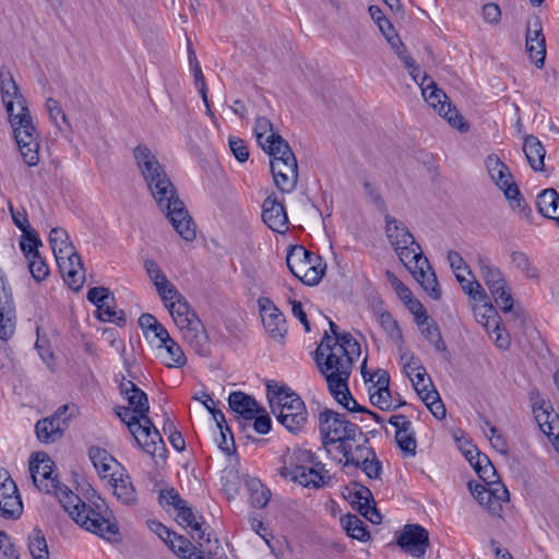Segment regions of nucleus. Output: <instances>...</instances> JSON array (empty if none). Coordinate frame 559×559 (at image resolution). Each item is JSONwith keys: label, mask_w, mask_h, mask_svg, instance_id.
Returning <instances> with one entry per match:
<instances>
[{"label": "nucleus", "mask_w": 559, "mask_h": 559, "mask_svg": "<svg viewBox=\"0 0 559 559\" xmlns=\"http://www.w3.org/2000/svg\"><path fill=\"white\" fill-rule=\"evenodd\" d=\"M133 157L154 200L176 233L186 241L194 240L195 224L156 155L146 145L139 144L133 150Z\"/></svg>", "instance_id": "f257e3e1"}, {"label": "nucleus", "mask_w": 559, "mask_h": 559, "mask_svg": "<svg viewBox=\"0 0 559 559\" xmlns=\"http://www.w3.org/2000/svg\"><path fill=\"white\" fill-rule=\"evenodd\" d=\"M360 352V344L350 333H340L333 338L325 332L314 352V361L325 381L337 384L349 379L354 358Z\"/></svg>", "instance_id": "f03ea898"}, {"label": "nucleus", "mask_w": 559, "mask_h": 559, "mask_svg": "<svg viewBox=\"0 0 559 559\" xmlns=\"http://www.w3.org/2000/svg\"><path fill=\"white\" fill-rule=\"evenodd\" d=\"M266 396L276 419L292 433L301 431L308 413L304 401L286 385L271 381L266 384Z\"/></svg>", "instance_id": "7ed1b4c3"}, {"label": "nucleus", "mask_w": 559, "mask_h": 559, "mask_svg": "<svg viewBox=\"0 0 559 559\" xmlns=\"http://www.w3.org/2000/svg\"><path fill=\"white\" fill-rule=\"evenodd\" d=\"M14 98H5L2 102L23 160L29 167H33L39 162V132L34 124L26 99L23 104L16 105L19 107L17 114H14Z\"/></svg>", "instance_id": "20e7f679"}, {"label": "nucleus", "mask_w": 559, "mask_h": 559, "mask_svg": "<svg viewBox=\"0 0 559 559\" xmlns=\"http://www.w3.org/2000/svg\"><path fill=\"white\" fill-rule=\"evenodd\" d=\"M173 317L176 325L181 332L183 341L201 357L211 353L210 337L203 322L197 312L191 308L183 295L173 300L166 307Z\"/></svg>", "instance_id": "39448f33"}, {"label": "nucleus", "mask_w": 559, "mask_h": 559, "mask_svg": "<svg viewBox=\"0 0 559 559\" xmlns=\"http://www.w3.org/2000/svg\"><path fill=\"white\" fill-rule=\"evenodd\" d=\"M280 475L304 487L312 488H320L325 484V478H329L323 464L314 463V455L306 449H296L285 456Z\"/></svg>", "instance_id": "423d86ee"}, {"label": "nucleus", "mask_w": 559, "mask_h": 559, "mask_svg": "<svg viewBox=\"0 0 559 559\" xmlns=\"http://www.w3.org/2000/svg\"><path fill=\"white\" fill-rule=\"evenodd\" d=\"M75 523L104 539L119 540V527L108 506L99 497L93 502V506L84 504Z\"/></svg>", "instance_id": "0eeeda50"}, {"label": "nucleus", "mask_w": 559, "mask_h": 559, "mask_svg": "<svg viewBox=\"0 0 559 559\" xmlns=\"http://www.w3.org/2000/svg\"><path fill=\"white\" fill-rule=\"evenodd\" d=\"M385 234L404 265H409L417 258V262L426 263V257L415 237L404 223L399 222L394 216L385 214Z\"/></svg>", "instance_id": "6e6552de"}, {"label": "nucleus", "mask_w": 559, "mask_h": 559, "mask_svg": "<svg viewBox=\"0 0 559 559\" xmlns=\"http://www.w3.org/2000/svg\"><path fill=\"white\" fill-rule=\"evenodd\" d=\"M319 429L324 447L356 441V437L362 436L356 424L347 420L345 415L329 408L319 414Z\"/></svg>", "instance_id": "1a4fd4ad"}, {"label": "nucleus", "mask_w": 559, "mask_h": 559, "mask_svg": "<svg viewBox=\"0 0 559 559\" xmlns=\"http://www.w3.org/2000/svg\"><path fill=\"white\" fill-rule=\"evenodd\" d=\"M486 166L492 181L503 191L511 207L520 212L530 211L508 166L492 155L487 157Z\"/></svg>", "instance_id": "9d476101"}, {"label": "nucleus", "mask_w": 559, "mask_h": 559, "mask_svg": "<svg viewBox=\"0 0 559 559\" xmlns=\"http://www.w3.org/2000/svg\"><path fill=\"white\" fill-rule=\"evenodd\" d=\"M419 86L428 105L438 109L439 115L447 119L452 127L460 131L468 129L457 109L447 102L448 96L444 92L438 88L437 84L427 74L423 75Z\"/></svg>", "instance_id": "9b49d317"}, {"label": "nucleus", "mask_w": 559, "mask_h": 559, "mask_svg": "<svg viewBox=\"0 0 559 559\" xmlns=\"http://www.w3.org/2000/svg\"><path fill=\"white\" fill-rule=\"evenodd\" d=\"M55 462L45 453L37 452L29 461V473L34 485L40 491L52 493L61 484L53 475Z\"/></svg>", "instance_id": "f8f14e48"}, {"label": "nucleus", "mask_w": 559, "mask_h": 559, "mask_svg": "<svg viewBox=\"0 0 559 559\" xmlns=\"http://www.w3.org/2000/svg\"><path fill=\"white\" fill-rule=\"evenodd\" d=\"M468 489L480 506L492 515L501 516L502 503L509 501V491L502 483L486 486L476 481L468 483Z\"/></svg>", "instance_id": "ddd939ff"}, {"label": "nucleus", "mask_w": 559, "mask_h": 559, "mask_svg": "<svg viewBox=\"0 0 559 559\" xmlns=\"http://www.w3.org/2000/svg\"><path fill=\"white\" fill-rule=\"evenodd\" d=\"M23 513V504L14 480L8 471L0 468V516L19 519Z\"/></svg>", "instance_id": "4468645a"}, {"label": "nucleus", "mask_w": 559, "mask_h": 559, "mask_svg": "<svg viewBox=\"0 0 559 559\" xmlns=\"http://www.w3.org/2000/svg\"><path fill=\"white\" fill-rule=\"evenodd\" d=\"M258 306L263 325L267 334L276 342L283 343L287 334L286 320L284 314L267 297H260Z\"/></svg>", "instance_id": "2eb2a0df"}, {"label": "nucleus", "mask_w": 559, "mask_h": 559, "mask_svg": "<svg viewBox=\"0 0 559 559\" xmlns=\"http://www.w3.org/2000/svg\"><path fill=\"white\" fill-rule=\"evenodd\" d=\"M397 545L404 552L421 558L429 546L428 531L419 524H407L397 538Z\"/></svg>", "instance_id": "dca6fc26"}, {"label": "nucleus", "mask_w": 559, "mask_h": 559, "mask_svg": "<svg viewBox=\"0 0 559 559\" xmlns=\"http://www.w3.org/2000/svg\"><path fill=\"white\" fill-rule=\"evenodd\" d=\"M262 219L273 231L284 234L288 229L284 203L274 193L267 195L262 203Z\"/></svg>", "instance_id": "f3484780"}, {"label": "nucleus", "mask_w": 559, "mask_h": 559, "mask_svg": "<svg viewBox=\"0 0 559 559\" xmlns=\"http://www.w3.org/2000/svg\"><path fill=\"white\" fill-rule=\"evenodd\" d=\"M336 449L345 457L344 467L349 465L358 467L368 459H374L376 454L374 450L369 447V439L364 433L361 437H356V441L338 444Z\"/></svg>", "instance_id": "a211bd4d"}, {"label": "nucleus", "mask_w": 559, "mask_h": 559, "mask_svg": "<svg viewBox=\"0 0 559 559\" xmlns=\"http://www.w3.org/2000/svg\"><path fill=\"white\" fill-rule=\"evenodd\" d=\"M115 412L120 420L127 425L135 441H140L141 436L144 438L151 436L150 429L154 428V425L147 415L140 417L133 409L126 406H117Z\"/></svg>", "instance_id": "6ab92c4d"}, {"label": "nucleus", "mask_w": 559, "mask_h": 559, "mask_svg": "<svg viewBox=\"0 0 559 559\" xmlns=\"http://www.w3.org/2000/svg\"><path fill=\"white\" fill-rule=\"evenodd\" d=\"M115 412L120 420L127 425L135 441H140L141 436L144 438L151 436L150 429L154 428V425L147 415L140 417L133 409L126 406H117Z\"/></svg>", "instance_id": "aec40b11"}, {"label": "nucleus", "mask_w": 559, "mask_h": 559, "mask_svg": "<svg viewBox=\"0 0 559 559\" xmlns=\"http://www.w3.org/2000/svg\"><path fill=\"white\" fill-rule=\"evenodd\" d=\"M421 285L424 290L435 300H439L441 297V289L437 280V276L429 265V261L426 258V263L417 262V258L413 260V263L405 265Z\"/></svg>", "instance_id": "412c9836"}, {"label": "nucleus", "mask_w": 559, "mask_h": 559, "mask_svg": "<svg viewBox=\"0 0 559 559\" xmlns=\"http://www.w3.org/2000/svg\"><path fill=\"white\" fill-rule=\"evenodd\" d=\"M120 394L127 400L128 407L133 409L140 417H145L150 412L147 394L141 390L131 380H127L123 376L119 383Z\"/></svg>", "instance_id": "4be33fe9"}, {"label": "nucleus", "mask_w": 559, "mask_h": 559, "mask_svg": "<svg viewBox=\"0 0 559 559\" xmlns=\"http://www.w3.org/2000/svg\"><path fill=\"white\" fill-rule=\"evenodd\" d=\"M271 173L275 186L284 193L292 192L298 182V164L271 163Z\"/></svg>", "instance_id": "5701e85b"}, {"label": "nucleus", "mask_w": 559, "mask_h": 559, "mask_svg": "<svg viewBox=\"0 0 559 559\" xmlns=\"http://www.w3.org/2000/svg\"><path fill=\"white\" fill-rule=\"evenodd\" d=\"M265 142L269 143L262 146V150L272 157L271 163H297L288 142L278 132H271Z\"/></svg>", "instance_id": "b1692460"}, {"label": "nucleus", "mask_w": 559, "mask_h": 559, "mask_svg": "<svg viewBox=\"0 0 559 559\" xmlns=\"http://www.w3.org/2000/svg\"><path fill=\"white\" fill-rule=\"evenodd\" d=\"M320 258L302 246H290L286 255V264L294 276L300 275L310 269L311 263L319 261Z\"/></svg>", "instance_id": "393cba45"}, {"label": "nucleus", "mask_w": 559, "mask_h": 559, "mask_svg": "<svg viewBox=\"0 0 559 559\" xmlns=\"http://www.w3.org/2000/svg\"><path fill=\"white\" fill-rule=\"evenodd\" d=\"M228 404L233 412L239 414L242 419L251 420L260 413V407L255 400L240 391L231 392L228 397Z\"/></svg>", "instance_id": "a878e982"}, {"label": "nucleus", "mask_w": 559, "mask_h": 559, "mask_svg": "<svg viewBox=\"0 0 559 559\" xmlns=\"http://www.w3.org/2000/svg\"><path fill=\"white\" fill-rule=\"evenodd\" d=\"M478 265L480 276L487 285L491 294H498L502 286H507V282L501 271L490 263V260L484 255H478Z\"/></svg>", "instance_id": "bb28decb"}, {"label": "nucleus", "mask_w": 559, "mask_h": 559, "mask_svg": "<svg viewBox=\"0 0 559 559\" xmlns=\"http://www.w3.org/2000/svg\"><path fill=\"white\" fill-rule=\"evenodd\" d=\"M523 152L534 171L544 170L546 150L537 136L526 135L524 138Z\"/></svg>", "instance_id": "cd10ccee"}, {"label": "nucleus", "mask_w": 559, "mask_h": 559, "mask_svg": "<svg viewBox=\"0 0 559 559\" xmlns=\"http://www.w3.org/2000/svg\"><path fill=\"white\" fill-rule=\"evenodd\" d=\"M330 393L333 397L343 405L348 412L352 413H367L368 408L359 405L357 401L352 396L348 389V379H345L341 383L326 382Z\"/></svg>", "instance_id": "c85d7f7f"}, {"label": "nucleus", "mask_w": 559, "mask_h": 559, "mask_svg": "<svg viewBox=\"0 0 559 559\" xmlns=\"http://www.w3.org/2000/svg\"><path fill=\"white\" fill-rule=\"evenodd\" d=\"M177 512V522L180 525H186L191 527L193 531L198 532V544L200 547H203L204 544H209L211 542L210 534H205L202 531V523L197 520V516L188 502L186 501L183 506H181Z\"/></svg>", "instance_id": "c756f323"}, {"label": "nucleus", "mask_w": 559, "mask_h": 559, "mask_svg": "<svg viewBox=\"0 0 559 559\" xmlns=\"http://www.w3.org/2000/svg\"><path fill=\"white\" fill-rule=\"evenodd\" d=\"M88 456L102 478L115 476V473L111 471L112 465L117 464V461L107 450L99 447H91Z\"/></svg>", "instance_id": "7c9ffc66"}, {"label": "nucleus", "mask_w": 559, "mask_h": 559, "mask_svg": "<svg viewBox=\"0 0 559 559\" xmlns=\"http://www.w3.org/2000/svg\"><path fill=\"white\" fill-rule=\"evenodd\" d=\"M35 431L38 440L44 443H52L63 436L64 427L53 418L46 417L39 419L35 425Z\"/></svg>", "instance_id": "2f4dec72"}, {"label": "nucleus", "mask_w": 559, "mask_h": 559, "mask_svg": "<svg viewBox=\"0 0 559 559\" xmlns=\"http://www.w3.org/2000/svg\"><path fill=\"white\" fill-rule=\"evenodd\" d=\"M52 493L58 497L63 509L75 521L85 502L63 484H60L58 490L52 491Z\"/></svg>", "instance_id": "473e14b6"}, {"label": "nucleus", "mask_w": 559, "mask_h": 559, "mask_svg": "<svg viewBox=\"0 0 559 559\" xmlns=\"http://www.w3.org/2000/svg\"><path fill=\"white\" fill-rule=\"evenodd\" d=\"M538 212L547 217L556 219L559 215V194L552 188L542 191L536 201Z\"/></svg>", "instance_id": "72a5a7b5"}, {"label": "nucleus", "mask_w": 559, "mask_h": 559, "mask_svg": "<svg viewBox=\"0 0 559 559\" xmlns=\"http://www.w3.org/2000/svg\"><path fill=\"white\" fill-rule=\"evenodd\" d=\"M404 370L418 395H423L424 392L429 390V386H432V381L429 378L426 379V369L418 365V362L413 358L411 361L405 364Z\"/></svg>", "instance_id": "f704fd0d"}, {"label": "nucleus", "mask_w": 559, "mask_h": 559, "mask_svg": "<svg viewBox=\"0 0 559 559\" xmlns=\"http://www.w3.org/2000/svg\"><path fill=\"white\" fill-rule=\"evenodd\" d=\"M110 480L112 481L114 493L119 501L131 504L136 500V492L129 475L121 474L118 478L112 476Z\"/></svg>", "instance_id": "c9c22d12"}, {"label": "nucleus", "mask_w": 559, "mask_h": 559, "mask_svg": "<svg viewBox=\"0 0 559 559\" xmlns=\"http://www.w3.org/2000/svg\"><path fill=\"white\" fill-rule=\"evenodd\" d=\"M157 348H164L166 353V358L164 359V365L168 368H181L187 364V357L180 347V345L174 340H168V342L158 344Z\"/></svg>", "instance_id": "e433bc0d"}, {"label": "nucleus", "mask_w": 559, "mask_h": 559, "mask_svg": "<svg viewBox=\"0 0 559 559\" xmlns=\"http://www.w3.org/2000/svg\"><path fill=\"white\" fill-rule=\"evenodd\" d=\"M533 413L540 430L548 438H550L551 435H555V430L559 428V416L557 414L549 413L548 409L544 408L543 406H534Z\"/></svg>", "instance_id": "4c0bfd02"}, {"label": "nucleus", "mask_w": 559, "mask_h": 559, "mask_svg": "<svg viewBox=\"0 0 559 559\" xmlns=\"http://www.w3.org/2000/svg\"><path fill=\"white\" fill-rule=\"evenodd\" d=\"M342 525L347 535L360 542H366L370 538L365 523L355 514H347L341 519Z\"/></svg>", "instance_id": "58836bf2"}, {"label": "nucleus", "mask_w": 559, "mask_h": 559, "mask_svg": "<svg viewBox=\"0 0 559 559\" xmlns=\"http://www.w3.org/2000/svg\"><path fill=\"white\" fill-rule=\"evenodd\" d=\"M0 90L1 98H14L16 105L24 103V96L21 94L17 84L15 83L13 75L9 71H0Z\"/></svg>", "instance_id": "ea45409f"}, {"label": "nucleus", "mask_w": 559, "mask_h": 559, "mask_svg": "<svg viewBox=\"0 0 559 559\" xmlns=\"http://www.w3.org/2000/svg\"><path fill=\"white\" fill-rule=\"evenodd\" d=\"M378 320L389 338L395 344L401 345L403 343V334L397 321L392 317V314L386 310H379Z\"/></svg>", "instance_id": "a19ab883"}, {"label": "nucleus", "mask_w": 559, "mask_h": 559, "mask_svg": "<svg viewBox=\"0 0 559 559\" xmlns=\"http://www.w3.org/2000/svg\"><path fill=\"white\" fill-rule=\"evenodd\" d=\"M57 263L62 273L64 282L69 285V287L73 290H79L85 281V270L80 267L72 270L70 260L59 261Z\"/></svg>", "instance_id": "79ce46f5"}, {"label": "nucleus", "mask_w": 559, "mask_h": 559, "mask_svg": "<svg viewBox=\"0 0 559 559\" xmlns=\"http://www.w3.org/2000/svg\"><path fill=\"white\" fill-rule=\"evenodd\" d=\"M28 550L33 559H49L48 545L39 528H34L28 536Z\"/></svg>", "instance_id": "37998d69"}, {"label": "nucleus", "mask_w": 559, "mask_h": 559, "mask_svg": "<svg viewBox=\"0 0 559 559\" xmlns=\"http://www.w3.org/2000/svg\"><path fill=\"white\" fill-rule=\"evenodd\" d=\"M248 489L250 491V503L252 507L261 509L264 508L271 497V491L261 484L258 479H252L248 483Z\"/></svg>", "instance_id": "c03bdc74"}, {"label": "nucleus", "mask_w": 559, "mask_h": 559, "mask_svg": "<svg viewBox=\"0 0 559 559\" xmlns=\"http://www.w3.org/2000/svg\"><path fill=\"white\" fill-rule=\"evenodd\" d=\"M488 314H485L487 317L486 328L489 330V326H493V333H496L495 344L497 347L507 349L510 346V338L508 334H503L502 331L499 328L498 322V316L492 307V305H489L487 308Z\"/></svg>", "instance_id": "a18cd8bd"}, {"label": "nucleus", "mask_w": 559, "mask_h": 559, "mask_svg": "<svg viewBox=\"0 0 559 559\" xmlns=\"http://www.w3.org/2000/svg\"><path fill=\"white\" fill-rule=\"evenodd\" d=\"M424 337L436 348L438 352H445L447 345L442 338L440 329L436 321L432 319L420 328Z\"/></svg>", "instance_id": "49530a36"}, {"label": "nucleus", "mask_w": 559, "mask_h": 559, "mask_svg": "<svg viewBox=\"0 0 559 559\" xmlns=\"http://www.w3.org/2000/svg\"><path fill=\"white\" fill-rule=\"evenodd\" d=\"M39 246H41V241L36 230L33 228L29 230H24L20 240V247L25 258L28 259L31 257H37V254H39Z\"/></svg>", "instance_id": "de8ad7c7"}, {"label": "nucleus", "mask_w": 559, "mask_h": 559, "mask_svg": "<svg viewBox=\"0 0 559 559\" xmlns=\"http://www.w3.org/2000/svg\"><path fill=\"white\" fill-rule=\"evenodd\" d=\"M526 50L532 62H534L536 67L542 68L546 56L545 37H539L538 40H533L530 36H526Z\"/></svg>", "instance_id": "09e8293b"}, {"label": "nucleus", "mask_w": 559, "mask_h": 559, "mask_svg": "<svg viewBox=\"0 0 559 559\" xmlns=\"http://www.w3.org/2000/svg\"><path fill=\"white\" fill-rule=\"evenodd\" d=\"M511 261L513 265L521 271L527 278H537L539 272L536 266L530 261L527 254L522 251H513L511 253Z\"/></svg>", "instance_id": "8fccbe9b"}, {"label": "nucleus", "mask_w": 559, "mask_h": 559, "mask_svg": "<svg viewBox=\"0 0 559 559\" xmlns=\"http://www.w3.org/2000/svg\"><path fill=\"white\" fill-rule=\"evenodd\" d=\"M419 396L437 419H443L445 417L447 411L437 390H428Z\"/></svg>", "instance_id": "3c124183"}, {"label": "nucleus", "mask_w": 559, "mask_h": 559, "mask_svg": "<svg viewBox=\"0 0 559 559\" xmlns=\"http://www.w3.org/2000/svg\"><path fill=\"white\" fill-rule=\"evenodd\" d=\"M395 440L401 451L406 454L414 456L416 454L417 442L415 439V432L409 426L408 429L395 432Z\"/></svg>", "instance_id": "603ef678"}, {"label": "nucleus", "mask_w": 559, "mask_h": 559, "mask_svg": "<svg viewBox=\"0 0 559 559\" xmlns=\"http://www.w3.org/2000/svg\"><path fill=\"white\" fill-rule=\"evenodd\" d=\"M457 282L461 284L462 289L474 300L485 301L487 299L486 292L481 287V285L473 280L469 281L464 277V275L460 272L454 273Z\"/></svg>", "instance_id": "864d4df0"}, {"label": "nucleus", "mask_w": 559, "mask_h": 559, "mask_svg": "<svg viewBox=\"0 0 559 559\" xmlns=\"http://www.w3.org/2000/svg\"><path fill=\"white\" fill-rule=\"evenodd\" d=\"M150 433L151 436L147 438L141 436V440L136 441V443L143 451H145L152 456H155L158 449L165 451V447L162 436L155 427L150 429Z\"/></svg>", "instance_id": "5fc2aeb1"}, {"label": "nucleus", "mask_w": 559, "mask_h": 559, "mask_svg": "<svg viewBox=\"0 0 559 559\" xmlns=\"http://www.w3.org/2000/svg\"><path fill=\"white\" fill-rule=\"evenodd\" d=\"M166 545L181 559L187 557L189 551L197 550V547L188 538L177 533L167 540Z\"/></svg>", "instance_id": "6e6d98bb"}, {"label": "nucleus", "mask_w": 559, "mask_h": 559, "mask_svg": "<svg viewBox=\"0 0 559 559\" xmlns=\"http://www.w3.org/2000/svg\"><path fill=\"white\" fill-rule=\"evenodd\" d=\"M97 317L102 321L116 323L117 325L126 324V316L122 310H115L112 307L108 305V302L104 305H98L97 308Z\"/></svg>", "instance_id": "4d7b16f0"}, {"label": "nucleus", "mask_w": 559, "mask_h": 559, "mask_svg": "<svg viewBox=\"0 0 559 559\" xmlns=\"http://www.w3.org/2000/svg\"><path fill=\"white\" fill-rule=\"evenodd\" d=\"M46 110L48 112L50 121L58 128L61 129V122L68 124V119L63 112L59 102L52 97L47 98L45 103Z\"/></svg>", "instance_id": "13d9d810"}, {"label": "nucleus", "mask_w": 559, "mask_h": 559, "mask_svg": "<svg viewBox=\"0 0 559 559\" xmlns=\"http://www.w3.org/2000/svg\"><path fill=\"white\" fill-rule=\"evenodd\" d=\"M369 399L372 405L377 406L382 411L395 409L397 406L393 405L390 390L380 391L369 390Z\"/></svg>", "instance_id": "bf43d9fd"}, {"label": "nucleus", "mask_w": 559, "mask_h": 559, "mask_svg": "<svg viewBox=\"0 0 559 559\" xmlns=\"http://www.w3.org/2000/svg\"><path fill=\"white\" fill-rule=\"evenodd\" d=\"M325 271V265L321 266L320 262H313L310 265V269L302 272L300 275L297 276L304 284L306 285H317Z\"/></svg>", "instance_id": "052dcab7"}, {"label": "nucleus", "mask_w": 559, "mask_h": 559, "mask_svg": "<svg viewBox=\"0 0 559 559\" xmlns=\"http://www.w3.org/2000/svg\"><path fill=\"white\" fill-rule=\"evenodd\" d=\"M27 260L28 269L33 278L37 282L45 280V277L49 274V269L40 254H37V257H31Z\"/></svg>", "instance_id": "680f3d73"}, {"label": "nucleus", "mask_w": 559, "mask_h": 559, "mask_svg": "<svg viewBox=\"0 0 559 559\" xmlns=\"http://www.w3.org/2000/svg\"><path fill=\"white\" fill-rule=\"evenodd\" d=\"M254 132L257 136V141L259 145L262 147L267 142L265 140L267 139V135L271 134V132L274 131L273 123L265 117H258L254 123Z\"/></svg>", "instance_id": "e2e57ef3"}, {"label": "nucleus", "mask_w": 559, "mask_h": 559, "mask_svg": "<svg viewBox=\"0 0 559 559\" xmlns=\"http://www.w3.org/2000/svg\"><path fill=\"white\" fill-rule=\"evenodd\" d=\"M158 501L162 507L171 506L175 510H178L186 502L174 488L160 490Z\"/></svg>", "instance_id": "0e129e2a"}, {"label": "nucleus", "mask_w": 559, "mask_h": 559, "mask_svg": "<svg viewBox=\"0 0 559 559\" xmlns=\"http://www.w3.org/2000/svg\"><path fill=\"white\" fill-rule=\"evenodd\" d=\"M156 290L162 298L165 307H167L173 300L175 301L177 298H181V293L177 289V287L171 284L169 281L165 282L162 285H157Z\"/></svg>", "instance_id": "69168bd1"}, {"label": "nucleus", "mask_w": 559, "mask_h": 559, "mask_svg": "<svg viewBox=\"0 0 559 559\" xmlns=\"http://www.w3.org/2000/svg\"><path fill=\"white\" fill-rule=\"evenodd\" d=\"M144 267H145V271H146L150 280L153 282L155 287H157V285H162L168 281L165 273L162 271V269L158 266V264L154 260H151V259L145 260Z\"/></svg>", "instance_id": "338daca9"}, {"label": "nucleus", "mask_w": 559, "mask_h": 559, "mask_svg": "<svg viewBox=\"0 0 559 559\" xmlns=\"http://www.w3.org/2000/svg\"><path fill=\"white\" fill-rule=\"evenodd\" d=\"M229 148L238 162L245 163L248 160L249 148L242 139L236 138V136H230L229 138Z\"/></svg>", "instance_id": "774afa93"}]
</instances>
